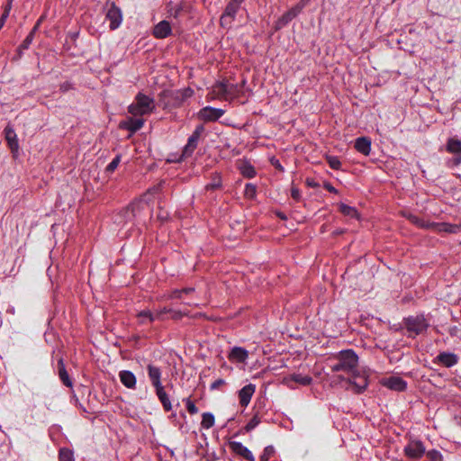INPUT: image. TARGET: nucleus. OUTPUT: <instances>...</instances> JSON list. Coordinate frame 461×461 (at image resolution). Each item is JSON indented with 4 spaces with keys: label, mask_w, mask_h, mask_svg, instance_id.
Segmentation results:
<instances>
[{
    "label": "nucleus",
    "mask_w": 461,
    "mask_h": 461,
    "mask_svg": "<svg viewBox=\"0 0 461 461\" xmlns=\"http://www.w3.org/2000/svg\"><path fill=\"white\" fill-rule=\"evenodd\" d=\"M335 357L338 359V363L330 366L331 371H343L350 375L351 377L348 379V382L352 390L357 393H362L367 386V379L357 371V355L352 349H348L341 350Z\"/></svg>",
    "instance_id": "nucleus-1"
},
{
    "label": "nucleus",
    "mask_w": 461,
    "mask_h": 461,
    "mask_svg": "<svg viewBox=\"0 0 461 461\" xmlns=\"http://www.w3.org/2000/svg\"><path fill=\"white\" fill-rule=\"evenodd\" d=\"M154 109V99L142 93H139L135 96L134 102L129 105L128 112L133 116H143L151 113Z\"/></svg>",
    "instance_id": "nucleus-2"
},
{
    "label": "nucleus",
    "mask_w": 461,
    "mask_h": 461,
    "mask_svg": "<svg viewBox=\"0 0 461 461\" xmlns=\"http://www.w3.org/2000/svg\"><path fill=\"white\" fill-rule=\"evenodd\" d=\"M240 92L238 85L229 81H221L212 86L210 95L212 99L230 100L235 98Z\"/></svg>",
    "instance_id": "nucleus-3"
},
{
    "label": "nucleus",
    "mask_w": 461,
    "mask_h": 461,
    "mask_svg": "<svg viewBox=\"0 0 461 461\" xmlns=\"http://www.w3.org/2000/svg\"><path fill=\"white\" fill-rule=\"evenodd\" d=\"M404 324L411 336L421 334L429 327V322L423 315L409 316L404 319Z\"/></svg>",
    "instance_id": "nucleus-4"
},
{
    "label": "nucleus",
    "mask_w": 461,
    "mask_h": 461,
    "mask_svg": "<svg viewBox=\"0 0 461 461\" xmlns=\"http://www.w3.org/2000/svg\"><path fill=\"white\" fill-rule=\"evenodd\" d=\"M446 150L455 155L454 158L447 160L448 167H456L461 164V140L456 137L449 138L446 144Z\"/></svg>",
    "instance_id": "nucleus-5"
},
{
    "label": "nucleus",
    "mask_w": 461,
    "mask_h": 461,
    "mask_svg": "<svg viewBox=\"0 0 461 461\" xmlns=\"http://www.w3.org/2000/svg\"><path fill=\"white\" fill-rule=\"evenodd\" d=\"M308 0H301L298 4H296L294 7L289 9L286 13H285L276 23V29H281L287 25L293 19H294L305 7Z\"/></svg>",
    "instance_id": "nucleus-6"
},
{
    "label": "nucleus",
    "mask_w": 461,
    "mask_h": 461,
    "mask_svg": "<svg viewBox=\"0 0 461 461\" xmlns=\"http://www.w3.org/2000/svg\"><path fill=\"white\" fill-rule=\"evenodd\" d=\"M426 448L422 441L418 439L410 440L403 448L404 455L413 460H418L423 456Z\"/></svg>",
    "instance_id": "nucleus-7"
},
{
    "label": "nucleus",
    "mask_w": 461,
    "mask_h": 461,
    "mask_svg": "<svg viewBox=\"0 0 461 461\" xmlns=\"http://www.w3.org/2000/svg\"><path fill=\"white\" fill-rule=\"evenodd\" d=\"M224 113L225 111L222 109L205 106L198 112L197 117L205 122H215L220 119Z\"/></svg>",
    "instance_id": "nucleus-8"
},
{
    "label": "nucleus",
    "mask_w": 461,
    "mask_h": 461,
    "mask_svg": "<svg viewBox=\"0 0 461 461\" xmlns=\"http://www.w3.org/2000/svg\"><path fill=\"white\" fill-rule=\"evenodd\" d=\"M106 19L110 21V29L115 30L117 29L122 21V15L121 9L115 5L114 3L112 4L111 7L108 9L106 14Z\"/></svg>",
    "instance_id": "nucleus-9"
},
{
    "label": "nucleus",
    "mask_w": 461,
    "mask_h": 461,
    "mask_svg": "<svg viewBox=\"0 0 461 461\" xmlns=\"http://www.w3.org/2000/svg\"><path fill=\"white\" fill-rule=\"evenodd\" d=\"M381 384L396 392H403L407 388V383L399 376H390L387 378H384L381 381Z\"/></svg>",
    "instance_id": "nucleus-10"
},
{
    "label": "nucleus",
    "mask_w": 461,
    "mask_h": 461,
    "mask_svg": "<svg viewBox=\"0 0 461 461\" xmlns=\"http://www.w3.org/2000/svg\"><path fill=\"white\" fill-rule=\"evenodd\" d=\"M422 226L424 229H429L436 232L456 233L460 230V226L447 222H431Z\"/></svg>",
    "instance_id": "nucleus-11"
},
{
    "label": "nucleus",
    "mask_w": 461,
    "mask_h": 461,
    "mask_svg": "<svg viewBox=\"0 0 461 461\" xmlns=\"http://www.w3.org/2000/svg\"><path fill=\"white\" fill-rule=\"evenodd\" d=\"M229 447L236 455H239L249 461H256L251 451L247 447L243 446L242 443L238 441H230Z\"/></svg>",
    "instance_id": "nucleus-12"
},
{
    "label": "nucleus",
    "mask_w": 461,
    "mask_h": 461,
    "mask_svg": "<svg viewBox=\"0 0 461 461\" xmlns=\"http://www.w3.org/2000/svg\"><path fill=\"white\" fill-rule=\"evenodd\" d=\"M5 140L13 153L18 152L19 143L14 128L8 124L4 130Z\"/></svg>",
    "instance_id": "nucleus-13"
},
{
    "label": "nucleus",
    "mask_w": 461,
    "mask_h": 461,
    "mask_svg": "<svg viewBox=\"0 0 461 461\" xmlns=\"http://www.w3.org/2000/svg\"><path fill=\"white\" fill-rule=\"evenodd\" d=\"M172 32L169 22L163 20L155 25L153 29V36L157 39H165Z\"/></svg>",
    "instance_id": "nucleus-14"
},
{
    "label": "nucleus",
    "mask_w": 461,
    "mask_h": 461,
    "mask_svg": "<svg viewBox=\"0 0 461 461\" xmlns=\"http://www.w3.org/2000/svg\"><path fill=\"white\" fill-rule=\"evenodd\" d=\"M255 390L256 386L252 384H249L239 391L240 404L241 406L246 407L249 405Z\"/></svg>",
    "instance_id": "nucleus-15"
},
{
    "label": "nucleus",
    "mask_w": 461,
    "mask_h": 461,
    "mask_svg": "<svg viewBox=\"0 0 461 461\" xmlns=\"http://www.w3.org/2000/svg\"><path fill=\"white\" fill-rule=\"evenodd\" d=\"M144 125V120L141 118L128 117L126 120L120 122V128L135 132L141 129Z\"/></svg>",
    "instance_id": "nucleus-16"
},
{
    "label": "nucleus",
    "mask_w": 461,
    "mask_h": 461,
    "mask_svg": "<svg viewBox=\"0 0 461 461\" xmlns=\"http://www.w3.org/2000/svg\"><path fill=\"white\" fill-rule=\"evenodd\" d=\"M121 383L128 389L136 388V376L131 371L122 370L119 373Z\"/></svg>",
    "instance_id": "nucleus-17"
},
{
    "label": "nucleus",
    "mask_w": 461,
    "mask_h": 461,
    "mask_svg": "<svg viewBox=\"0 0 461 461\" xmlns=\"http://www.w3.org/2000/svg\"><path fill=\"white\" fill-rule=\"evenodd\" d=\"M437 360L446 367H451L457 364L458 357L450 352H441L438 355Z\"/></svg>",
    "instance_id": "nucleus-18"
},
{
    "label": "nucleus",
    "mask_w": 461,
    "mask_h": 461,
    "mask_svg": "<svg viewBox=\"0 0 461 461\" xmlns=\"http://www.w3.org/2000/svg\"><path fill=\"white\" fill-rule=\"evenodd\" d=\"M248 357V351L240 347H234L229 354V359L237 363L245 362Z\"/></svg>",
    "instance_id": "nucleus-19"
},
{
    "label": "nucleus",
    "mask_w": 461,
    "mask_h": 461,
    "mask_svg": "<svg viewBox=\"0 0 461 461\" xmlns=\"http://www.w3.org/2000/svg\"><path fill=\"white\" fill-rule=\"evenodd\" d=\"M355 149L365 156H368L371 151V140L367 137L357 138L355 141Z\"/></svg>",
    "instance_id": "nucleus-20"
},
{
    "label": "nucleus",
    "mask_w": 461,
    "mask_h": 461,
    "mask_svg": "<svg viewBox=\"0 0 461 461\" xmlns=\"http://www.w3.org/2000/svg\"><path fill=\"white\" fill-rule=\"evenodd\" d=\"M148 369V375L151 382V384L157 385L161 383V370L158 366H156L154 365L149 364L147 366Z\"/></svg>",
    "instance_id": "nucleus-21"
},
{
    "label": "nucleus",
    "mask_w": 461,
    "mask_h": 461,
    "mask_svg": "<svg viewBox=\"0 0 461 461\" xmlns=\"http://www.w3.org/2000/svg\"><path fill=\"white\" fill-rule=\"evenodd\" d=\"M58 367H59V379L62 381V383L66 386L72 388L73 382H72L71 378L69 377L68 371L66 370L64 360L62 358H60L58 361Z\"/></svg>",
    "instance_id": "nucleus-22"
},
{
    "label": "nucleus",
    "mask_w": 461,
    "mask_h": 461,
    "mask_svg": "<svg viewBox=\"0 0 461 461\" xmlns=\"http://www.w3.org/2000/svg\"><path fill=\"white\" fill-rule=\"evenodd\" d=\"M239 9H240V5H237L236 3L230 1L227 5L225 11L221 17V23H223L224 22L227 21L228 18L233 19L237 14V12L239 11Z\"/></svg>",
    "instance_id": "nucleus-23"
},
{
    "label": "nucleus",
    "mask_w": 461,
    "mask_h": 461,
    "mask_svg": "<svg viewBox=\"0 0 461 461\" xmlns=\"http://www.w3.org/2000/svg\"><path fill=\"white\" fill-rule=\"evenodd\" d=\"M136 316L139 320V323L140 324L151 323L157 321L155 312H152L148 309L139 312Z\"/></svg>",
    "instance_id": "nucleus-24"
},
{
    "label": "nucleus",
    "mask_w": 461,
    "mask_h": 461,
    "mask_svg": "<svg viewBox=\"0 0 461 461\" xmlns=\"http://www.w3.org/2000/svg\"><path fill=\"white\" fill-rule=\"evenodd\" d=\"M185 94L180 93V91L171 92L167 94L166 96L170 100L167 102L166 105L170 106H180L185 101Z\"/></svg>",
    "instance_id": "nucleus-25"
},
{
    "label": "nucleus",
    "mask_w": 461,
    "mask_h": 461,
    "mask_svg": "<svg viewBox=\"0 0 461 461\" xmlns=\"http://www.w3.org/2000/svg\"><path fill=\"white\" fill-rule=\"evenodd\" d=\"M241 175L248 178H253L256 176L255 167L248 161H243L239 165Z\"/></svg>",
    "instance_id": "nucleus-26"
},
{
    "label": "nucleus",
    "mask_w": 461,
    "mask_h": 461,
    "mask_svg": "<svg viewBox=\"0 0 461 461\" xmlns=\"http://www.w3.org/2000/svg\"><path fill=\"white\" fill-rule=\"evenodd\" d=\"M198 140L196 138L193 137L192 135L188 138L187 143L183 149V154L182 157H190L194 149L197 147Z\"/></svg>",
    "instance_id": "nucleus-27"
},
{
    "label": "nucleus",
    "mask_w": 461,
    "mask_h": 461,
    "mask_svg": "<svg viewBox=\"0 0 461 461\" xmlns=\"http://www.w3.org/2000/svg\"><path fill=\"white\" fill-rule=\"evenodd\" d=\"M142 205V203L141 202H135V203H131L124 211H123V213H124V216L128 219V220H131L132 218H134L136 216V213L137 212L139 211V209L140 208V206Z\"/></svg>",
    "instance_id": "nucleus-28"
},
{
    "label": "nucleus",
    "mask_w": 461,
    "mask_h": 461,
    "mask_svg": "<svg viewBox=\"0 0 461 461\" xmlns=\"http://www.w3.org/2000/svg\"><path fill=\"white\" fill-rule=\"evenodd\" d=\"M214 416L211 412H204L202 415L201 426L203 429H209L214 425Z\"/></svg>",
    "instance_id": "nucleus-29"
},
{
    "label": "nucleus",
    "mask_w": 461,
    "mask_h": 461,
    "mask_svg": "<svg viewBox=\"0 0 461 461\" xmlns=\"http://www.w3.org/2000/svg\"><path fill=\"white\" fill-rule=\"evenodd\" d=\"M339 211L345 216H348L349 218H358V212L355 207L347 205L345 203H340Z\"/></svg>",
    "instance_id": "nucleus-30"
},
{
    "label": "nucleus",
    "mask_w": 461,
    "mask_h": 461,
    "mask_svg": "<svg viewBox=\"0 0 461 461\" xmlns=\"http://www.w3.org/2000/svg\"><path fill=\"white\" fill-rule=\"evenodd\" d=\"M291 380L301 385H309L312 382V378L310 375H305L303 374L292 375Z\"/></svg>",
    "instance_id": "nucleus-31"
},
{
    "label": "nucleus",
    "mask_w": 461,
    "mask_h": 461,
    "mask_svg": "<svg viewBox=\"0 0 461 461\" xmlns=\"http://www.w3.org/2000/svg\"><path fill=\"white\" fill-rule=\"evenodd\" d=\"M12 4H13V0H8L5 6L4 13H3L2 16L0 17V30L5 25V23L10 14V11L12 9Z\"/></svg>",
    "instance_id": "nucleus-32"
},
{
    "label": "nucleus",
    "mask_w": 461,
    "mask_h": 461,
    "mask_svg": "<svg viewBox=\"0 0 461 461\" xmlns=\"http://www.w3.org/2000/svg\"><path fill=\"white\" fill-rule=\"evenodd\" d=\"M276 450L273 446H267L264 448L262 455L260 456V461H269V459L274 456Z\"/></svg>",
    "instance_id": "nucleus-33"
},
{
    "label": "nucleus",
    "mask_w": 461,
    "mask_h": 461,
    "mask_svg": "<svg viewBox=\"0 0 461 461\" xmlns=\"http://www.w3.org/2000/svg\"><path fill=\"white\" fill-rule=\"evenodd\" d=\"M59 461H75L73 452L68 448L60 449Z\"/></svg>",
    "instance_id": "nucleus-34"
},
{
    "label": "nucleus",
    "mask_w": 461,
    "mask_h": 461,
    "mask_svg": "<svg viewBox=\"0 0 461 461\" xmlns=\"http://www.w3.org/2000/svg\"><path fill=\"white\" fill-rule=\"evenodd\" d=\"M171 312H173V309L169 307H162L155 310L157 321H165L167 319L165 315Z\"/></svg>",
    "instance_id": "nucleus-35"
},
{
    "label": "nucleus",
    "mask_w": 461,
    "mask_h": 461,
    "mask_svg": "<svg viewBox=\"0 0 461 461\" xmlns=\"http://www.w3.org/2000/svg\"><path fill=\"white\" fill-rule=\"evenodd\" d=\"M260 418L258 417V414H255L251 420L247 423V425L245 426L244 429L247 431V432H249L251 431L252 429H254L259 423H260Z\"/></svg>",
    "instance_id": "nucleus-36"
},
{
    "label": "nucleus",
    "mask_w": 461,
    "mask_h": 461,
    "mask_svg": "<svg viewBox=\"0 0 461 461\" xmlns=\"http://www.w3.org/2000/svg\"><path fill=\"white\" fill-rule=\"evenodd\" d=\"M182 299L183 298V291L176 289L171 291L168 294H165L161 296V300H168V299Z\"/></svg>",
    "instance_id": "nucleus-37"
},
{
    "label": "nucleus",
    "mask_w": 461,
    "mask_h": 461,
    "mask_svg": "<svg viewBox=\"0 0 461 461\" xmlns=\"http://www.w3.org/2000/svg\"><path fill=\"white\" fill-rule=\"evenodd\" d=\"M327 162L332 169H339L341 167V162L338 157L329 156L327 157Z\"/></svg>",
    "instance_id": "nucleus-38"
},
{
    "label": "nucleus",
    "mask_w": 461,
    "mask_h": 461,
    "mask_svg": "<svg viewBox=\"0 0 461 461\" xmlns=\"http://www.w3.org/2000/svg\"><path fill=\"white\" fill-rule=\"evenodd\" d=\"M221 185V176L218 174H215L212 181L206 185L207 189H216L219 188Z\"/></svg>",
    "instance_id": "nucleus-39"
},
{
    "label": "nucleus",
    "mask_w": 461,
    "mask_h": 461,
    "mask_svg": "<svg viewBox=\"0 0 461 461\" xmlns=\"http://www.w3.org/2000/svg\"><path fill=\"white\" fill-rule=\"evenodd\" d=\"M427 457L429 461H442V455L435 449L427 452Z\"/></svg>",
    "instance_id": "nucleus-40"
},
{
    "label": "nucleus",
    "mask_w": 461,
    "mask_h": 461,
    "mask_svg": "<svg viewBox=\"0 0 461 461\" xmlns=\"http://www.w3.org/2000/svg\"><path fill=\"white\" fill-rule=\"evenodd\" d=\"M184 401L185 402L186 409L190 414H196L198 412L197 407L190 398H186Z\"/></svg>",
    "instance_id": "nucleus-41"
},
{
    "label": "nucleus",
    "mask_w": 461,
    "mask_h": 461,
    "mask_svg": "<svg viewBox=\"0 0 461 461\" xmlns=\"http://www.w3.org/2000/svg\"><path fill=\"white\" fill-rule=\"evenodd\" d=\"M121 161V155H117L106 167V171L113 172Z\"/></svg>",
    "instance_id": "nucleus-42"
},
{
    "label": "nucleus",
    "mask_w": 461,
    "mask_h": 461,
    "mask_svg": "<svg viewBox=\"0 0 461 461\" xmlns=\"http://www.w3.org/2000/svg\"><path fill=\"white\" fill-rule=\"evenodd\" d=\"M158 399H159L160 402L162 403L165 411H169L172 409L171 402L167 393L164 396L159 397Z\"/></svg>",
    "instance_id": "nucleus-43"
},
{
    "label": "nucleus",
    "mask_w": 461,
    "mask_h": 461,
    "mask_svg": "<svg viewBox=\"0 0 461 461\" xmlns=\"http://www.w3.org/2000/svg\"><path fill=\"white\" fill-rule=\"evenodd\" d=\"M245 194L248 197H254L256 194V186L252 184H247L245 186Z\"/></svg>",
    "instance_id": "nucleus-44"
},
{
    "label": "nucleus",
    "mask_w": 461,
    "mask_h": 461,
    "mask_svg": "<svg viewBox=\"0 0 461 461\" xmlns=\"http://www.w3.org/2000/svg\"><path fill=\"white\" fill-rule=\"evenodd\" d=\"M224 384H226L225 380H224V379L220 378V379L215 380V381L211 384L210 389H211V390H217V389H219L221 386H222V385H224Z\"/></svg>",
    "instance_id": "nucleus-45"
},
{
    "label": "nucleus",
    "mask_w": 461,
    "mask_h": 461,
    "mask_svg": "<svg viewBox=\"0 0 461 461\" xmlns=\"http://www.w3.org/2000/svg\"><path fill=\"white\" fill-rule=\"evenodd\" d=\"M154 388H155L156 394H157L158 398L164 396L167 393L162 384L154 385Z\"/></svg>",
    "instance_id": "nucleus-46"
},
{
    "label": "nucleus",
    "mask_w": 461,
    "mask_h": 461,
    "mask_svg": "<svg viewBox=\"0 0 461 461\" xmlns=\"http://www.w3.org/2000/svg\"><path fill=\"white\" fill-rule=\"evenodd\" d=\"M204 128L203 125H199L195 128L194 131L192 133V136L196 138L197 140L200 139L201 134L203 132Z\"/></svg>",
    "instance_id": "nucleus-47"
},
{
    "label": "nucleus",
    "mask_w": 461,
    "mask_h": 461,
    "mask_svg": "<svg viewBox=\"0 0 461 461\" xmlns=\"http://www.w3.org/2000/svg\"><path fill=\"white\" fill-rule=\"evenodd\" d=\"M204 128L203 125H199L195 128L194 131L192 133V136L196 138L197 140L200 139L201 134L203 132Z\"/></svg>",
    "instance_id": "nucleus-48"
},
{
    "label": "nucleus",
    "mask_w": 461,
    "mask_h": 461,
    "mask_svg": "<svg viewBox=\"0 0 461 461\" xmlns=\"http://www.w3.org/2000/svg\"><path fill=\"white\" fill-rule=\"evenodd\" d=\"M170 314H171V319H173V320H180L185 315V313H183L181 311L174 310V309H173V312H170Z\"/></svg>",
    "instance_id": "nucleus-49"
},
{
    "label": "nucleus",
    "mask_w": 461,
    "mask_h": 461,
    "mask_svg": "<svg viewBox=\"0 0 461 461\" xmlns=\"http://www.w3.org/2000/svg\"><path fill=\"white\" fill-rule=\"evenodd\" d=\"M291 195L292 197L298 201L301 197V194H300V191L298 188H295V187H293L292 190H291Z\"/></svg>",
    "instance_id": "nucleus-50"
},
{
    "label": "nucleus",
    "mask_w": 461,
    "mask_h": 461,
    "mask_svg": "<svg viewBox=\"0 0 461 461\" xmlns=\"http://www.w3.org/2000/svg\"><path fill=\"white\" fill-rule=\"evenodd\" d=\"M412 221H413L416 225H418V226H420V227H421V228H424L422 225H428V224H430V223H431V222L425 221H423V220L418 219V218H416V217H413Z\"/></svg>",
    "instance_id": "nucleus-51"
},
{
    "label": "nucleus",
    "mask_w": 461,
    "mask_h": 461,
    "mask_svg": "<svg viewBox=\"0 0 461 461\" xmlns=\"http://www.w3.org/2000/svg\"><path fill=\"white\" fill-rule=\"evenodd\" d=\"M324 188L330 193H337V189L334 186H332L330 183H325Z\"/></svg>",
    "instance_id": "nucleus-52"
},
{
    "label": "nucleus",
    "mask_w": 461,
    "mask_h": 461,
    "mask_svg": "<svg viewBox=\"0 0 461 461\" xmlns=\"http://www.w3.org/2000/svg\"><path fill=\"white\" fill-rule=\"evenodd\" d=\"M180 93L185 94V100L192 95L193 91L190 89L179 90Z\"/></svg>",
    "instance_id": "nucleus-53"
},
{
    "label": "nucleus",
    "mask_w": 461,
    "mask_h": 461,
    "mask_svg": "<svg viewBox=\"0 0 461 461\" xmlns=\"http://www.w3.org/2000/svg\"><path fill=\"white\" fill-rule=\"evenodd\" d=\"M306 183L309 186L316 187L318 185L312 179H307Z\"/></svg>",
    "instance_id": "nucleus-54"
},
{
    "label": "nucleus",
    "mask_w": 461,
    "mask_h": 461,
    "mask_svg": "<svg viewBox=\"0 0 461 461\" xmlns=\"http://www.w3.org/2000/svg\"><path fill=\"white\" fill-rule=\"evenodd\" d=\"M181 291H183V294H190V293H193L194 291V289L193 287H189V288H185V289H181Z\"/></svg>",
    "instance_id": "nucleus-55"
},
{
    "label": "nucleus",
    "mask_w": 461,
    "mask_h": 461,
    "mask_svg": "<svg viewBox=\"0 0 461 461\" xmlns=\"http://www.w3.org/2000/svg\"><path fill=\"white\" fill-rule=\"evenodd\" d=\"M343 380H344V378H343L342 376H340V375H337V376H335V378H334V380L331 382V384H337L338 382H339V381H343Z\"/></svg>",
    "instance_id": "nucleus-56"
},
{
    "label": "nucleus",
    "mask_w": 461,
    "mask_h": 461,
    "mask_svg": "<svg viewBox=\"0 0 461 461\" xmlns=\"http://www.w3.org/2000/svg\"><path fill=\"white\" fill-rule=\"evenodd\" d=\"M160 190V185H158L156 186H154L153 188L149 189V192L151 193H157Z\"/></svg>",
    "instance_id": "nucleus-57"
},
{
    "label": "nucleus",
    "mask_w": 461,
    "mask_h": 461,
    "mask_svg": "<svg viewBox=\"0 0 461 461\" xmlns=\"http://www.w3.org/2000/svg\"><path fill=\"white\" fill-rule=\"evenodd\" d=\"M232 2L236 3L237 5H239L240 6L241 3L244 1V0H231Z\"/></svg>",
    "instance_id": "nucleus-58"
},
{
    "label": "nucleus",
    "mask_w": 461,
    "mask_h": 461,
    "mask_svg": "<svg viewBox=\"0 0 461 461\" xmlns=\"http://www.w3.org/2000/svg\"><path fill=\"white\" fill-rule=\"evenodd\" d=\"M41 21V18L38 21V23H36V25L34 26V28H33V32H34L35 30H37V28H38V26H39V24H40Z\"/></svg>",
    "instance_id": "nucleus-59"
},
{
    "label": "nucleus",
    "mask_w": 461,
    "mask_h": 461,
    "mask_svg": "<svg viewBox=\"0 0 461 461\" xmlns=\"http://www.w3.org/2000/svg\"><path fill=\"white\" fill-rule=\"evenodd\" d=\"M277 215H278L281 219H283V220H285V216L283 213H281V212H279Z\"/></svg>",
    "instance_id": "nucleus-60"
},
{
    "label": "nucleus",
    "mask_w": 461,
    "mask_h": 461,
    "mask_svg": "<svg viewBox=\"0 0 461 461\" xmlns=\"http://www.w3.org/2000/svg\"><path fill=\"white\" fill-rule=\"evenodd\" d=\"M31 41V35L28 36L24 42L29 43Z\"/></svg>",
    "instance_id": "nucleus-61"
},
{
    "label": "nucleus",
    "mask_w": 461,
    "mask_h": 461,
    "mask_svg": "<svg viewBox=\"0 0 461 461\" xmlns=\"http://www.w3.org/2000/svg\"><path fill=\"white\" fill-rule=\"evenodd\" d=\"M179 10H180V9H177V10L176 11V13H175V14H174V16H175V17H176V16L178 15Z\"/></svg>",
    "instance_id": "nucleus-62"
},
{
    "label": "nucleus",
    "mask_w": 461,
    "mask_h": 461,
    "mask_svg": "<svg viewBox=\"0 0 461 461\" xmlns=\"http://www.w3.org/2000/svg\"><path fill=\"white\" fill-rule=\"evenodd\" d=\"M185 303V304H187V305H193V304H194V303H191V302Z\"/></svg>",
    "instance_id": "nucleus-63"
}]
</instances>
